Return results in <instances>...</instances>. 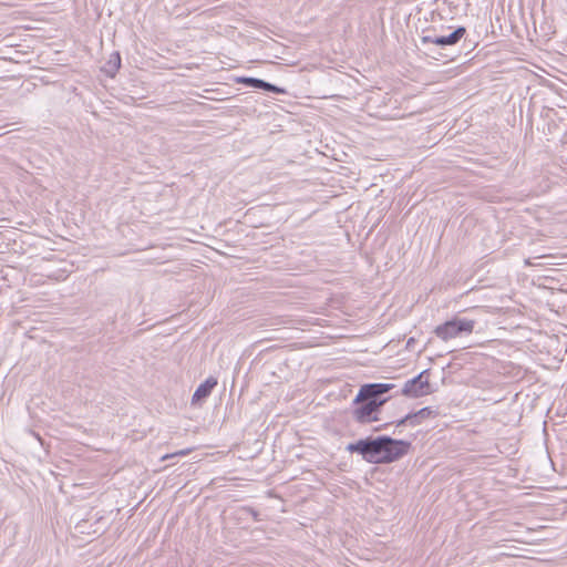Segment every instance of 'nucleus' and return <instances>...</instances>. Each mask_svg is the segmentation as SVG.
<instances>
[{"label": "nucleus", "mask_w": 567, "mask_h": 567, "mask_svg": "<svg viewBox=\"0 0 567 567\" xmlns=\"http://www.w3.org/2000/svg\"><path fill=\"white\" fill-rule=\"evenodd\" d=\"M410 449L411 442L388 435L361 439L347 446V451L360 454L370 464L393 463L406 455Z\"/></svg>", "instance_id": "obj_1"}, {"label": "nucleus", "mask_w": 567, "mask_h": 567, "mask_svg": "<svg viewBox=\"0 0 567 567\" xmlns=\"http://www.w3.org/2000/svg\"><path fill=\"white\" fill-rule=\"evenodd\" d=\"M476 321L465 317L455 316L452 319L439 324L434 333L443 341L468 336L473 332Z\"/></svg>", "instance_id": "obj_2"}, {"label": "nucleus", "mask_w": 567, "mask_h": 567, "mask_svg": "<svg viewBox=\"0 0 567 567\" xmlns=\"http://www.w3.org/2000/svg\"><path fill=\"white\" fill-rule=\"evenodd\" d=\"M429 371L424 370L416 377L408 380L401 390V394L414 399L431 394L433 389L429 381Z\"/></svg>", "instance_id": "obj_3"}, {"label": "nucleus", "mask_w": 567, "mask_h": 567, "mask_svg": "<svg viewBox=\"0 0 567 567\" xmlns=\"http://www.w3.org/2000/svg\"><path fill=\"white\" fill-rule=\"evenodd\" d=\"M466 29L465 27H457L454 31H452L447 35H423L421 41L423 44L432 43L442 49L447 47H453L465 35Z\"/></svg>", "instance_id": "obj_4"}, {"label": "nucleus", "mask_w": 567, "mask_h": 567, "mask_svg": "<svg viewBox=\"0 0 567 567\" xmlns=\"http://www.w3.org/2000/svg\"><path fill=\"white\" fill-rule=\"evenodd\" d=\"M380 410L381 408L371 402L361 401L359 404H353L351 414L358 423L368 424L379 420L377 414Z\"/></svg>", "instance_id": "obj_5"}, {"label": "nucleus", "mask_w": 567, "mask_h": 567, "mask_svg": "<svg viewBox=\"0 0 567 567\" xmlns=\"http://www.w3.org/2000/svg\"><path fill=\"white\" fill-rule=\"evenodd\" d=\"M237 83H241V84H245V85L256 89V90H262V91L272 92L276 94H285L286 93V90L284 87L277 86L272 83H269V82L258 79V78L240 76V78H237Z\"/></svg>", "instance_id": "obj_6"}, {"label": "nucleus", "mask_w": 567, "mask_h": 567, "mask_svg": "<svg viewBox=\"0 0 567 567\" xmlns=\"http://www.w3.org/2000/svg\"><path fill=\"white\" fill-rule=\"evenodd\" d=\"M361 401L371 402L372 404L382 408L388 401L386 398H381L379 394L374 393L370 389V384H363L355 398L353 399L352 404H359Z\"/></svg>", "instance_id": "obj_7"}, {"label": "nucleus", "mask_w": 567, "mask_h": 567, "mask_svg": "<svg viewBox=\"0 0 567 567\" xmlns=\"http://www.w3.org/2000/svg\"><path fill=\"white\" fill-rule=\"evenodd\" d=\"M361 401L371 402L372 404L382 408L388 401L386 398H381L379 394L374 393L370 389V384H363L355 398L353 399L352 404H359Z\"/></svg>", "instance_id": "obj_8"}, {"label": "nucleus", "mask_w": 567, "mask_h": 567, "mask_svg": "<svg viewBox=\"0 0 567 567\" xmlns=\"http://www.w3.org/2000/svg\"><path fill=\"white\" fill-rule=\"evenodd\" d=\"M435 414H436V412L432 408L426 406V408L419 410L417 412L406 414L404 417H402L401 420H399L396 422V426H402L405 424H410V425L414 426V425L420 424L424 419H427Z\"/></svg>", "instance_id": "obj_9"}, {"label": "nucleus", "mask_w": 567, "mask_h": 567, "mask_svg": "<svg viewBox=\"0 0 567 567\" xmlns=\"http://www.w3.org/2000/svg\"><path fill=\"white\" fill-rule=\"evenodd\" d=\"M216 385H217V379L216 378H213V377L207 378L195 390V392L193 394V398H192V403L196 404V403L207 399L210 395L212 391L214 390V388Z\"/></svg>", "instance_id": "obj_10"}, {"label": "nucleus", "mask_w": 567, "mask_h": 567, "mask_svg": "<svg viewBox=\"0 0 567 567\" xmlns=\"http://www.w3.org/2000/svg\"><path fill=\"white\" fill-rule=\"evenodd\" d=\"M121 68V55L118 52L111 53L109 60L102 66V71L110 78H114Z\"/></svg>", "instance_id": "obj_11"}, {"label": "nucleus", "mask_w": 567, "mask_h": 567, "mask_svg": "<svg viewBox=\"0 0 567 567\" xmlns=\"http://www.w3.org/2000/svg\"><path fill=\"white\" fill-rule=\"evenodd\" d=\"M371 391L379 394L382 398L385 393L394 388V384L391 383H369Z\"/></svg>", "instance_id": "obj_12"}, {"label": "nucleus", "mask_w": 567, "mask_h": 567, "mask_svg": "<svg viewBox=\"0 0 567 567\" xmlns=\"http://www.w3.org/2000/svg\"><path fill=\"white\" fill-rule=\"evenodd\" d=\"M189 451H190L189 449L181 450V451H178V452H176L174 454L163 456V460H167L169 457H174V456H177V455L178 456H185V455H187L189 453Z\"/></svg>", "instance_id": "obj_13"}, {"label": "nucleus", "mask_w": 567, "mask_h": 567, "mask_svg": "<svg viewBox=\"0 0 567 567\" xmlns=\"http://www.w3.org/2000/svg\"><path fill=\"white\" fill-rule=\"evenodd\" d=\"M414 343H415V338H413V337L409 338L406 341V349L412 350L414 347Z\"/></svg>", "instance_id": "obj_14"}, {"label": "nucleus", "mask_w": 567, "mask_h": 567, "mask_svg": "<svg viewBox=\"0 0 567 567\" xmlns=\"http://www.w3.org/2000/svg\"><path fill=\"white\" fill-rule=\"evenodd\" d=\"M246 511L249 512L254 516V518L257 520L258 514L256 511H254L252 508H247Z\"/></svg>", "instance_id": "obj_15"}]
</instances>
